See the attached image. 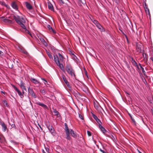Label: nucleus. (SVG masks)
Instances as JSON below:
<instances>
[{"instance_id": "nucleus-29", "label": "nucleus", "mask_w": 153, "mask_h": 153, "mask_svg": "<svg viewBox=\"0 0 153 153\" xmlns=\"http://www.w3.org/2000/svg\"><path fill=\"white\" fill-rule=\"evenodd\" d=\"M40 92L43 95H45L46 93V91L45 89H41L40 90Z\"/></svg>"}, {"instance_id": "nucleus-49", "label": "nucleus", "mask_w": 153, "mask_h": 153, "mask_svg": "<svg viewBox=\"0 0 153 153\" xmlns=\"http://www.w3.org/2000/svg\"><path fill=\"white\" fill-rule=\"evenodd\" d=\"M38 125L40 128L41 129V130H42V127H41L40 125L39 124H38Z\"/></svg>"}, {"instance_id": "nucleus-39", "label": "nucleus", "mask_w": 153, "mask_h": 153, "mask_svg": "<svg viewBox=\"0 0 153 153\" xmlns=\"http://www.w3.org/2000/svg\"><path fill=\"white\" fill-rule=\"evenodd\" d=\"M142 79L143 82H144V83H145V84H146H146L147 83V82L146 81V79L143 77L142 78Z\"/></svg>"}, {"instance_id": "nucleus-33", "label": "nucleus", "mask_w": 153, "mask_h": 153, "mask_svg": "<svg viewBox=\"0 0 153 153\" xmlns=\"http://www.w3.org/2000/svg\"><path fill=\"white\" fill-rule=\"evenodd\" d=\"M140 68L142 70L143 73L144 75L145 76H146L147 77V76L146 74V72H145V71L144 70V68L142 66H141Z\"/></svg>"}, {"instance_id": "nucleus-54", "label": "nucleus", "mask_w": 153, "mask_h": 153, "mask_svg": "<svg viewBox=\"0 0 153 153\" xmlns=\"http://www.w3.org/2000/svg\"><path fill=\"white\" fill-rule=\"evenodd\" d=\"M131 119H132V120L135 123V120L134 119H132V118H131Z\"/></svg>"}, {"instance_id": "nucleus-17", "label": "nucleus", "mask_w": 153, "mask_h": 153, "mask_svg": "<svg viewBox=\"0 0 153 153\" xmlns=\"http://www.w3.org/2000/svg\"><path fill=\"white\" fill-rule=\"evenodd\" d=\"M31 81L35 84L39 83V82L34 78H31L30 79Z\"/></svg>"}, {"instance_id": "nucleus-34", "label": "nucleus", "mask_w": 153, "mask_h": 153, "mask_svg": "<svg viewBox=\"0 0 153 153\" xmlns=\"http://www.w3.org/2000/svg\"><path fill=\"white\" fill-rule=\"evenodd\" d=\"M92 21L96 25H97L98 23H99V22H98L96 20L94 19L93 20H92L91 19Z\"/></svg>"}, {"instance_id": "nucleus-6", "label": "nucleus", "mask_w": 153, "mask_h": 153, "mask_svg": "<svg viewBox=\"0 0 153 153\" xmlns=\"http://www.w3.org/2000/svg\"><path fill=\"white\" fill-rule=\"evenodd\" d=\"M13 88L17 92L19 96H20L21 98H23L24 97L23 94L14 85H13Z\"/></svg>"}, {"instance_id": "nucleus-45", "label": "nucleus", "mask_w": 153, "mask_h": 153, "mask_svg": "<svg viewBox=\"0 0 153 153\" xmlns=\"http://www.w3.org/2000/svg\"><path fill=\"white\" fill-rule=\"evenodd\" d=\"M3 55V53L1 51H0V55L2 56Z\"/></svg>"}, {"instance_id": "nucleus-51", "label": "nucleus", "mask_w": 153, "mask_h": 153, "mask_svg": "<svg viewBox=\"0 0 153 153\" xmlns=\"http://www.w3.org/2000/svg\"><path fill=\"white\" fill-rule=\"evenodd\" d=\"M42 80L46 82H47V81L44 79H42Z\"/></svg>"}, {"instance_id": "nucleus-61", "label": "nucleus", "mask_w": 153, "mask_h": 153, "mask_svg": "<svg viewBox=\"0 0 153 153\" xmlns=\"http://www.w3.org/2000/svg\"><path fill=\"white\" fill-rule=\"evenodd\" d=\"M138 152H139V153H142L141 152H140V151L138 150Z\"/></svg>"}, {"instance_id": "nucleus-38", "label": "nucleus", "mask_w": 153, "mask_h": 153, "mask_svg": "<svg viewBox=\"0 0 153 153\" xmlns=\"http://www.w3.org/2000/svg\"><path fill=\"white\" fill-rule=\"evenodd\" d=\"M143 57L144 59H147V55H146V53H143Z\"/></svg>"}, {"instance_id": "nucleus-30", "label": "nucleus", "mask_w": 153, "mask_h": 153, "mask_svg": "<svg viewBox=\"0 0 153 153\" xmlns=\"http://www.w3.org/2000/svg\"><path fill=\"white\" fill-rule=\"evenodd\" d=\"M2 102L3 104L5 106H6L7 107H8L9 106V105L7 102V101L5 100H3L2 101Z\"/></svg>"}, {"instance_id": "nucleus-57", "label": "nucleus", "mask_w": 153, "mask_h": 153, "mask_svg": "<svg viewBox=\"0 0 153 153\" xmlns=\"http://www.w3.org/2000/svg\"><path fill=\"white\" fill-rule=\"evenodd\" d=\"M1 93H3V94H5V92H3V91H1Z\"/></svg>"}, {"instance_id": "nucleus-40", "label": "nucleus", "mask_w": 153, "mask_h": 153, "mask_svg": "<svg viewBox=\"0 0 153 153\" xmlns=\"http://www.w3.org/2000/svg\"><path fill=\"white\" fill-rule=\"evenodd\" d=\"M59 1L61 5H63L64 4V2L62 0H59Z\"/></svg>"}, {"instance_id": "nucleus-27", "label": "nucleus", "mask_w": 153, "mask_h": 153, "mask_svg": "<svg viewBox=\"0 0 153 153\" xmlns=\"http://www.w3.org/2000/svg\"><path fill=\"white\" fill-rule=\"evenodd\" d=\"M96 26L100 30H102L103 28L99 23Z\"/></svg>"}, {"instance_id": "nucleus-28", "label": "nucleus", "mask_w": 153, "mask_h": 153, "mask_svg": "<svg viewBox=\"0 0 153 153\" xmlns=\"http://www.w3.org/2000/svg\"><path fill=\"white\" fill-rule=\"evenodd\" d=\"M41 41L44 44V45H45L46 46L48 44L47 43V42H46L45 40H44V39L43 38H42V39H40Z\"/></svg>"}, {"instance_id": "nucleus-12", "label": "nucleus", "mask_w": 153, "mask_h": 153, "mask_svg": "<svg viewBox=\"0 0 153 153\" xmlns=\"http://www.w3.org/2000/svg\"><path fill=\"white\" fill-rule=\"evenodd\" d=\"M0 125H1L2 127L3 130L4 131H5L7 129V127L6 125L3 122H0Z\"/></svg>"}, {"instance_id": "nucleus-10", "label": "nucleus", "mask_w": 153, "mask_h": 153, "mask_svg": "<svg viewBox=\"0 0 153 153\" xmlns=\"http://www.w3.org/2000/svg\"><path fill=\"white\" fill-rule=\"evenodd\" d=\"M62 77L64 81L67 85L68 87L69 88H71V86L69 85V83L67 80L65 76V75H62Z\"/></svg>"}, {"instance_id": "nucleus-23", "label": "nucleus", "mask_w": 153, "mask_h": 153, "mask_svg": "<svg viewBox=\"0 0 153 153\" xmlns=\"http://www.w3.org/2000/svg\"><path fill=\"white\" fill-rule=\"evenodd\" d=\"M48 7L49 9L52 11L54 10L53 5L50 3L48 4Z\"/></svg>"}, {"instance_id": "nucleus-32", "label": "nucleus", "mask_w": 153, "mask_h": 153, "mask_svg": "<svg viewBox=\"0 0 153 153\" xmlns=\"http://www.w3.org/2000/svg\"><path fill=\"white\" fill-rule=\"evenodd\" d=\"M132 63L133 65L134 66H137V63L133 59H132Z\"/></svg>"}, {"instance_id": "nucleus-64", "label": "nucleus", "mask_w": 153, "mask_h": 153, "mask_svg": "<svg viewBox=\"0 0 153 153\" xmlns=\"http://www.w3.org/2000/svg\"><path fill=\"white\" fill-rule=\"evenodd\" d=\"M86 75H87V77H88V75H87V73L86 74Z\"/></svg>"}, {"instance_id": "nucleus-52", "label": "nucleus", "mask_w": 153, "mask_h": 153, "mask_svg": "<svg viewBox=\"0 0 153 153\" xmlns=\"http://www.w3.org/2000/svg\"><path fill=\"white\" fill-rule=\"evenodd\" d=\"M42 80L46 82H47V81L44 79H42Z\"/></svg>"}, {"instance_id": "nucleus-3", "label": "nucleus", "mask_w": 153, "mask_h": 153, "mask_svg": "<svg viewBox=\"0 0 153 153\" xmlns=\"http://www.w3.org/2000/svg\"><path fill=\"white\" fill-rule=\"evenodd\" d=\"M54 60L57 66H59V68L64 72H65L64 66L62 64H61L58 56L56 55H54L53 56Z\"/></svg>"}, {"instance_id": "nucleus-7", "label": "nucleus", "mask_w": 153, "mask_h": 153, "mask_svg": "<svg viewBox=\"0 0 153 153\" xmlns=\"http://www.w3.org/2000/svg\"><path fill=\"white\" fill-rule=\"evenodd\" d=\"M48 130L49 131L51 132V133L52 135H54L55 133V131L54 130V129L53 127L51 126H49L47 127Z\"/></svg>"}, {"instance_id": "nucleus-63", "label": "nucleus", "mask_w": 153, "mask_h": 153, "mask_svg": "<svg viewBox=\"0 0 153 153\" xmlns=\"http://www.w3.org/2000/svg\"><path fill=\"white\" fill-rule=\"evenodd\" d=\"M111 136H112V137H114V136H113V135H111Z\"/></svg>"}, {"instance_id": "nucleus-60", "label": "nucleus", "mask_w": 153, "mask_h": 153, "mask_svg": "<svg viewBox=\"0 0 153 153\" xmlns=\"http://www.w3.org/2000/svg\"><path fill=\"white\" fill-rule=\"evenodd\" d=\"M127 67L128 68H129V67H130V66H129V65H127Z\"/></svg>"}, {"instance_id": "nucleus-56", "label": "nucleus", "mask_w": 153, "mask_h": 153, "mask_svg": "<svg viewBox=\"0 0 153 153\" xmlns=\"http://www.w3.org/2000/svg\"><path fill=\"white\" fill-rule=\"evenodd\" d=\"M125 35V36H126V39H127V40L128 41V38H127V36L126 35Z\"/></svg>"}, {"instance_id": "nucleus-47", "label": "nucleus", "mask_w": 153, "mask_h": 153, "mask_svg": "<svg viewBox=\"0 0 153 153\" xmlns=\"http://www.w3.org/2000/svg\"><path fill=\"white\" fill-rule=\"evenodd\" d=\"M45 149H46V151L48 153H49V149L48 148H45Z\"/></svg>"}, {"instance_id": "nucleus-41", "label": "nucleus", "mask_w": 153, "mask_h": 153, "mask_svg": "<svg viewBox=\"0 0 153 153\" xmlns=\"http://www.w3.org/2000/svg\"><path fill=\"white\" fill-rule=\"evenodd\" d=\"M87 133L88 135L89 136H90L91 135V133L89 131H87Z\"/></svg>"}, {"instance_id": "nucleus-19", "label": "nucleus", "mask_w": 153, "mask_h": 153, "mask_svg": "<svg viewBox=\"0 0 153 153\" xmlns=\"http://www.w3.org/2000/svg\"><path fill=\"white\" fill-rule=\"evenodd\" d=\"M99 127L100 129L103 133L105 134L106 132V130L104 127H102V125H100L99 126Z\"/></svg>"}, {"instance_id": "nucleus-15", "label": "nucleus", "mask_w": 153, "mask_h": 153, "mask_svg": "<svg viewBox=\"0 0 153 153\" xmlns=\"http://www.w3.org/2000/svg\"><path fill=\"white\" fill-rule=\"evenodd\" d=\"M26 6L27 8L29 10H30L32 9V7L31 5L28 2H25Z\"/></svg>"}, {"instance_id": "nucleus-42", "label": "nucleus", "mask_w": 153, "mask_h": 153, "mask_svg": "<svg viewBox=\"0 0 153 153\" xmlns=\"http://www.w3.org/2000/svg\"><path fill=\"white\" fill-rule=\"evenodd\" d=\"M99 150L102 153H106V152L104 150L102 149L101 148L99 149Z\"/></svg>"}, {"instance_id": "nucleus-35", "label": "nucleus", "mask_w": 153, "mask_h": 153, "mask_svg": "<svg viewBox=\"0 0 153 153\" xmlns=\"http://www.w3.org/2000/svg\"><path fill=\"white\" fill-rule=\"evenodd\" d=\"M145 10L146 13H148V14H150L149 9L148 7H146V8H145Z\"/></svg>"}, {"instance_id": "nucleus-20", "label": "nucleus", "mask_w": 153, "mask_h": 153, "mask_svg": "<svg viewBox=\"0 0 153 153\" xmlns=\"http://www.w3.org/2000/svg\"><path fill=\"white\" fill-rule=\"evenodd\" d=\"M47 27L51 32H52L53 33H55V31L53 29L52 27L49 25H47Z\"/></svg>"}, {"instance_id": "nucleus-31", "label": "nucleus", "mask_w": 153, "mask_h": 153, "mask_svg": "<svg viewBox=\"0 0 153 153\" xmlns=\"http://www.w3.org/2000/svg\"><path fill=\"white\" fill-rule=\"evenodd\" d=\"M0 4L2 6H4L6 7H7L8 5L6 4L3 1H0Z\"/></svg>"}, {"instance_id": "nucleus-14", "label": "nucleus", "mask_w": 153, "mask_h": 153, "mask_svg": "<svg viewBox=\"0 0 153 153\" xmlns=\"http://www.w3.org/2000/svg\"><path fill=\"white\" fill-rule=\"evenodd\" d=\"M53 112L55 114L54 115L56 116L57 117H61L60 114L57 111L56 109L53 108Z\"/></svg>"}, {"instance_id": "nucleus-46", "label": "nucleus", "mask_w": 153, "mask_h": 153, "mask_svg": "<svg viewBox=\"0 0 153 153\" xmlns=\"http://www.w3.org/2000/svg\"><path fill=\"white\" fill-rule=\"evenodd\" d=\"M11 126L13 128H14L16 127L15 125L14 124H12V125H11Z\"/></svg>"}, {"instance_id": "nucleus-25", "label": "nucleus", "mask_w": 153, "mask_h": 153, "mask_svg": "<svg viewBox=\"0 0 153 153\" xmlns=\"http://www.w3.org/2000/svg\"><path fill=\"white\" fill-rule=\"evenodd\" d=\"M4 21L5 22H8L10 23H13V21L8 19H4Z\"/></svg>"}, {"instance_id": "nucleus-13", "label": "nucleus", "mask_w": 153, "mask_h": 153, "mask_svg": "<svg viewBox=\"0 0 153 153\" xmlns=\"http://www.w3.org/2000/svg\"><path fill=\"white\" fill-rule=\"evenodd\" d=\"M36 103L37 105H38L39 106H40L44 108H47V106L46 105L44 104L43 103H41L39 102H37Z\"/></svg>"}, {"instance_id": "nucleus-36", "label": "nucleus", "mask_w": 153, "mask_h": 153, "mask_svg": "<svg viewBox=\"0 0 153 153\" xmlns=\"http://www.w3.org/2000/svg\"><path fill=\"white\" fill-rule=\"evenodd\" d=\"M96 121L99 124V126L100 125H102V123L100 119H98L97 120H96Z\"/></svg>"}, {"instance_id": "nucleus-5", "label": "nucleus", "mask_w": 153, "mask_h": 153, "mask_svg": "<svg viewBox=\"0 0 153 153\" xmlns=\"http://www.w3.org/2000/svg\"><path fill=\"white\" fill-rule=\"evenodd\" d=\"M94 106L95 109L97 111H100L102 109L104 112V110L97 102L96 103L94 102Z\"/></svg>"}, {"instance_id": "nucleus-62", "label": "nucleus", "mask_w": 153, "mask_h": 153, "mask_svg": "<svg viewBox=\"0 0 153 153\" xmlns=\"http://www.w3.org/2000/svg\"><path fill=\"white\" fill-rule=\"evenodd\" d=\"M126 93L127 94V95H127V96H128V95H129V94L128 93H127V92H126Z\"/></svg>"}, {"instance_id": "nucleus-26", "label": "nucleus", "mask_w": 153, "mask_h": 153, "mask_svg": "<svg viewBox=\"0 0 153 153\" xmlns=\"http://www.w3.org/2000/svg\"><path fill=\"white\" fill-rule=\"evenodd\" d=\"M47 53L50 59L53 60V57L51 53L48 51H47Z\"/></svg>"}, {"instance_id": "nucleus-55", "label": "nucleus", "mask_w": 153, "mask_h": 153, "mask_svg": "<svg viewBox=\"0 0 153 153\" xmlns=\"http://www.w3.org/2000/svg\"><path fill=\"white\" fill-rule=\"evenodd\" d=\"M136 66L137 67V68L139 69V70L140 69V68H139V67L138 66V65H137V66Z\"/></svg>"}, {"instance_id": "nucleus-21", "label": "nucleus", "mask_w": 153, "mask_h": 153, "mask_svg": "<svg viewBox=\"0 0 153 153\" xmlns=\"http://www.w3.org/2000/svg\"><path fill=\"white\" fill-rule=\"evenodd\" d=\"M70 133L72 137L74 138H76L77 137L76 134L74 132V131L72 130H71Z\"/></svg>"}, {"instance_id": "nucleus-24", "label": "nucleus", "mask_w": 153, "mask_h": 153, "mask_svg": "<svg viewBox=\"0 0 153 153\" xmlns=\"http://www.w3.org/2000/svg\"><path fill=\"white\" fill-rule=\"evenodd\" d=\"M66 134L67 136L66 137V138L69 140H71V137L69 135L70 132H66Z\"/></svg>"}, {"instance_id": "nucleus-44", "label": "nucleus", "mask_w": 153, "mask_h": 153, "mask_svg": "<svg viewBox=\"0 0 153 153\" xmlns=\"http://www.w3.org/2000/svg\"><path fill=\"white\" fill-rule=\"evenodd\" d=\"M142 121H143V122L144 123L145 125H146L147 126V125H146V122H145V120H143V118H142Z\"/></svg>"}, {"instance_id": "nucleus-2", "label": "nucleus", "mask_w": 153, "mask_h": 153, "mask_svg": "<svg viewBox=\"0 0 153 153\" xmlns=\"http://www.w3.org/2000/svg\"><path fill=\"white\" fill-rule=\"evenodd\" d=\"M66 68L67 72L71 76V77H74V78L76 77L75 71L72 68V67L70 64H67Z\"/></svg>"}, {"instance_id": "nucleus-9", "label": "nucleus", "mask_w": 153, "mask_h": 153, "mask_svg": "<svg viewBox=\"0 0 153 153\" xmlns=\"http://www.w3.org/2000/svg\"><path fill=\"white\" fill-rule=\"evenodd\" d=\"M24 83L23 82V81L22 80L21 81L19 85L21 88L22 89V93L23 94H24L23 90L26 91V89L25 88V86L24 85Z\"/></svg>"}, {"instance_id": "nucleus-1", "label": "nucleus", "mask_w": 153, "mask_h": 153, "mask_svg": "<svg viewBox=\"0 0 153 153\" xmlns=\"http://www.w3.org/2000/svg\"><path fill=\"white\" fill-rule=\"evenodd\" d=\"M13 19L15 20L16 22L22 28L20 29V30L26 33L29 34L31 36V33L27 30L24 24L25 23V20L24 18L22 17L17 16H14Z\"/></svg>"}, {"instance_id": "nucleus-22", "label": "nucleus", "mask_w": 153, "mask_h": 153, "mask_svg": "<svg viewBox=\"0 0 153 153\" xmlns=\"http://www.w3.org/2000/svg\"><path fill=\"white\" fill-rule=\"evenodd\" d=\"M58 54L59 55L58 58L59 59L61 62H63L64 60V57L60 53H58Z\"/></svg>"}, {"instance_id": "nucleus-53", "label": "nucleus", "mask_w": 153, "mask_h": 153, "mask_svg": "<svg viewBox=\"0 0 153 153\" xmlns=\"http://www.w3.org/2000/svg\"><path fill=\"white\" fill-rule=\"evenodd\" d=\"M42 153H46L45 152V151L43 150H42Z\"/></svg>"}, {"instance_id": "nucleus-4", "label": "nucleus", "mask_w": 153, "mask_h": 153, "mask_svg": "<svg viewBox=\"0 0 153 153\" xmlns=\"http://www.w3.org/2000/svg\"><path fill=\"white\" fill-rule=\"evenodd\" d=\"M142 47V44L140 43H136V52L138 54H139L141 52V48Z\"/></svg>"}, {"instance_id": "nucleus-48", "label": "nucleus", "mask_w": 153, "mask_h": 153, "mask_svg": "<svg viewBox=\"0 0 153 153\" xmlns=\"http://www.w3.org/2000/svg\"><path fill=\"white\" fill-rule=\"evenodd\" d=\"M146 7H148L146 3H145V5L144 6V8H146Z\"/></svg>"}, {"instance_id": "nucleus-50", "label": "nucleus", "mask_w": 153, "mask_h": 153, "mask_svg": "<svg viewBox=\"0 0 153 153\" xmlns=\"http://www.w3.org/2000/svg\"><path fill=\"white\" fill-rule=\"evenodd\" d=\"M3 142V140L1 139V138L0 137V142Z\"/></svg>"}, {"instance_id": "nucleus-18", "label": "nucleus", "mask_w": 153, "mask_h": 153, "mask_svg": "<svg viewBox=\"0 0 153 153\" xmlns=\"http://www.w3.org/2000/svg\"><path fill=\"white\" fill-rule=\"evenodd\" d=\"M64 124H65V130L66 131V132H69L70 130H69V128L68 127L67 124V123H65Z\"/></svg>"}, {"instance_id": "nucleus-11", "label": "nucleus", "mask_w": 153, "mask_h": 153, "mask_svg": "<svg viewBox=\"0 0 153 153\" xmlns=\"http://www.w3.org/2000/svg\"><path fill=\"white\" fill-rule=\"evenodd\" d=\"M11 6L14 9H15L16 10H18V5H17L16 3L13 1L12 3Z\"/></svg>"}, {"instance_id": "nucleus-8", "label": "nucleus", "mask_w": 153, "mask_h": 153, "mask_svg": "<svg viewBox=\"0 0 153 153\" xmlns=\"http://www.w3.org/2000/svg\"><path fill=\"white\" fill-rule=\"evenodd\" d=\"M28 91L29 93L34 98H36V97L35 93H34L33 90L30 88V87L28 88Z\"/></svg>"}, {"instance_id": "nucleus-16", "label": "nucleus", "mask_w": 153, "mask_h": 153, "mask_svg": "<svg viewBox=\"0 0 153 153\" xmlns=\"http://www.w3.org/2000/svg\"><path fill=\"white\" fill-rule=\"evenodd\" d=\"M12 63V61L11 60L7 62V64L9 68H13L14 66Z\"/></svg>"}, {"instance_id": "nucleus-37", "label": "nucleus", "mask_w": 153, "mask_h": 153, "mask_svg": "<svg viewBox=\"0 0 153 153\" xmlns=\"http://www.w3.org/2000/svg\"><path fill=\"white\" fill-rule=\"evenodd\" d=\"M92 117H93V118L96 120H97L98 119L97 118V117L94 114H92Z\"/></svg>"}, {"instance_id": "nucleus-58", "label": "nucleus", "mask_w": 153, "mask_h": 153, "mask_svg": "<svg viewBox=\"0 0 153 153\" xmlns=\"http://www.w3.org/2000/svg\"><path fill=\"white\" fill-rule=\"evenodd\" d=\"M151 60L153 62V57L151 58Z\"/></svg>"}, {"instance_id": "nucleus-59", "label": "nucleus", "mask_w": 153, "mask_h": 153, "mask_svg": "<svg viewBox=\"0 0 153 153\" xmlns=\"http://www.w3.org/2000/svg\"><path fill=\"white\" fill-rule=\"evenodd\" d=\"M139 65L140 66V68H141V66H141V64H140V63H139Z\"/></svg>"}, {"instance_id": "nucleus-43", "label": "nucleus", "mask_w": 153, "mask_h": 153, "mask_svg": "<svg viewBox=\"0 0 153 153\" xmlns=\"http://www.w3.org/2000/svg\"><path fill=\"white\" fill-rule=\"evenodd\" d=\"M79 117L81 118V119H82V120L84 119V118H83V116L81 114H79Z\"/></svg>"}]
</instances>
